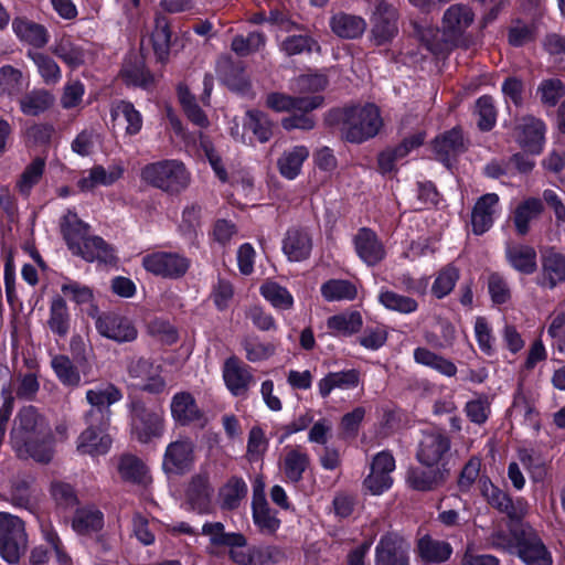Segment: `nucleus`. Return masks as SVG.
<instances>
[{"instance_id": "nucleus-58", "label": "nucleus", "mask_w": 565, "mask_h": 565, "mask_svg": "<svg viewBox=\"0 0 565 565\" xmlns=\"http://www.w3.org/2000/svg\"><path fill=\"white\" fill-rule=\"evenodd\" d=\"M25 452L15 451L18 457L32 458L38 462L46 463L53 457V449L49 437H33L25 439Z\"/></svg>"}, {"instance_id": "nucleus-39", "label": "nucleus", "mask_w": 565, "mask_h": 565, "mask_svg": "<svg viewBox=\"0 0 565 565\" xmlns=\"http://www.w3.org/2000/svg\"><path fill=\"white\" fill-rule=\"evenodd\" d=\"M26 57L33 62L45 85L54 86L61 82L62 71L53 57L38 50H28Z\"/></svg>"}, {"instance_id": "nucleus-44", "label": "nucleus", "mask_w": 565, "mask_h": 565, "mask_svg": "<svg viewBox=\"0 0 565 565\" xmlns=\"http://www.w3.org/2000/svg\"><path fill=\"white\" fill-rule=\"evenodd\" d=\"M413 356L416 363L430 367L445 376L452 377L457 374V366L454 362L427 348H416Z\"/></svg>"}, {"instance_id": "nucleus-16", "label": "nucleus", "mask_w": 565, "mask_h": 565, "mask_svg": "<svg viewBox=\"0 0 565 565\" xmlns=\"http://www.w3.org/2000/svg\"><path fill=\"white\" fill-rule=\"evenodd\" d=\"M87 428L77 438V451L89 456H102L108 452L111 438L106 434L109 423L92 424L85 417Z\"/></svg>"}, {"instance_id": "nucleus-49", "label": "nucleus", "mask_w": 565, "mask_h": 565, "mask_svg": "<svg viewBox=\"0 0 565 565\" xmlns=\"http://www.w3.org/2000/svg\"><path fill=\"white\" fill-rule=\"evenodd\" d=\"M377 299L385 309L401 315H409L418 309V302L414 298L385 288L380 290Z\"/></svg>"}, {"instance_id": "nucleus-4", "label": "nucleus", "mask_w": 565, "mask_h": 565, "mask_svg": "<svg viewBox=\"0 0 565 565\" xmlns=\"http://www.w3.org/2000/svg\"><path fill=\"white\" fill-rule=\"evenodd\" d=\"M381 126L379 108L373 104H366L344 110L341 131L347 141L361 143L376 136Z\"/></svg>"}, {"instance_id": "nucleus-6", "label": "nucleus", "mask_w": 565, "mask_h": 565, "mask_svg": "<svg viewBox=\"0 0 565 565\" xmlns=\"http://www.w3.org/2000/svg\"><path fill=\"white\" fill-rule=\"evenodd\" d=\"M451 457V439L443 429H428L422 433L416 447V459L426 468L448 469Z\"/></svg>"}, {"instance_id": "nucleus-23", "label": "nucleus", "mask_w": 565, "mask_h": 565, "mask_svg": "<svg viewBox=\"0 0 565 565\" xmlns=\"http://www.w3.org/2000/svg\"><path fill=\"white\" fill-rule=\"evenodd\" d=\"M359 257L369 266L379 264L385 257V248L377 235L370 228L359 230L354 237Z\"/></svg>"}, {"instance_id": "nucleus-12", "label": "nucleus", "mask_w": 565, "mask_h": 565, "mask_svg": "<svg viewBox=\"0 0 565 565\" xmlns=\"http://www.w3.org/2000/svg\"><path fill=\"white\" fill-rule=\"evenodd\" d=\"M122 393L111 383L102 384L86 392V401L92 409L86 413V418L92 424L109 423L110 405L119 402Z\"/></svg>"}, {"instance_id": "nucleus-8", "label": "nucleus", "mask_w": 565, "mask_h": 565, "mask_svg": "<svg viewBox=\"0 0 565 565\" xmlns=\"http://www.w3.org/2000/svg\"><path fill=\"white\" fill-rule=\"evenodd\" d=\"M473 10L465 3L449 6L441 18L443 41L450 47L459 46L466 42L468 30L475 22Z\"/></svg>"}, {"instance_id": "nucleus-19", "label": "nucleus", "mask_w": 565, "mask_h": 565, "mask_svg": "<svg viewBox=\"0 0 565 565\" xmlns=\"http://www.w3.org/2000/svg\"><path fill=\"white\" fill-rule=\"evenodd\" d=\"M223 380L227 390L234 396H244L255 384L250 367L237 356H230L223 365Z\"/></svg>"}, {"instance_id": "nucleus-45", "label": "nucleus", "mask_w": 565, "mask_h": 565, "mask_svg": "<svg viewBox=\"0 0 565 565\" xmlns=\"http://www.w3.org/2000/svg\"><path fill=\"white\" fill-rule=\"evenodd\" d=\"M51 52L72 68L85 63V51L67 36L56 40L51 46Z\"/></svg>"}, {"instance_id": "nucleus-43", "label": "nucleus", "mask_w": 565, "mask_h": 565, "mask_svg": "<svg viewBox=\"0 0 565 565\" xmlns=\"http://www.w3.org/2000/svg\"><path fill=\"white\" fill-rule=\"evenodd\" d=\"M417 552L424 563H441L450 557L452 548L449 543L426 535L419 539Z\"/></svg>"}, {"instance_id": "nucleus-59", "label": "nucleus", "mask_w": 565, "mask_h": 565, "mask_svg": "<svg viewBox=\"0 0 565 565\" xmlns=\"http://www.w3.org/2000/svg\"><path fill=\"white\" fill-rule=\"evenodd\" d=\"M202 534L210 537V542L214 546L237 545L243 542V534L225 532V527L221 522L205 523L202 526Z\"/></svg>"}, {"instance_id": "nucleus-53", "label": "nucleus", "mask_w": 565, "mask_h": 565, "mask_svg": "<svg viewBox=\"0 0 565 565\" xmlns=\"http://www.w3.org/2000/svg\"><path fill=\"white\" fill-rule=\"evenodd\" d=\"M151 40L156 56L159 61L164 62L169 56L171 43V31L164 17H157Z\"/></svg>"}, {"instance_id": "nucleus-51", "label": "nucleus", "mask_w": 565, "mask_h": 565, "mask_svg": "<svg viewBox=\"0 0 565 565\" xmlns=\"http://www.w3.org/2000/svg\"><path fill=\"white\" fill-rule=\"evenodd\" d=\"M321 295L327 301L353 300L358 296V289L349 280L330 279L322 284Z\"/></svg>"}, {"instance_id": "nucleus-34", "label": "nucleus", "mask_w": 565, "mask_h": 565, "mask_svg": "<svg viewBox=\"0 0 565 565\" xmlns=\"http://www.w3.org/2000/svg\"><path fill=\"white\" fill-rule=\"evenodd\" d=\"M434 149L438 160L449 166L450 160L466 150L462 134L459 129H451L443 136L437 137L434 142Z\"/></svg>"}, {"instance_id": "nucleus-3", "label": "nucleus", "mask_w": 565, "mask_h": 565, "mask_svg": "<svg viewBox=\"0 0 565 565\" xmlns=\"http://www.w3.org/2000/svg\"><path fill=\"white\" fill-rule=\"evenodd\" d=\"M131 437L140 444H149L163 436L166 430L164 412L151 408L139 399H131L128 405Z\"/></svg>"}, {"instance_id": "nucleus-13", "label": "nucleus", "mask_w": 565, "mask_h": 565, "mask_svg": "<svg viewBox=\"0 0 565 565\" xmlns=\"http://www.w3.org/2000/svg\"><path fill=\"white\" fill-rule=\"evenodd\" d=\"M95 327L102 337L118 343L131 342L138 335L137 328L129 318L114 312L97 316Z\"/></svg>"}, {"instance_id": "nucleus-54", "label": "nucleus", "mask_w": 565, "mask_h": 565, "mask_svg": "<svg viewBox=\"0 0 565 565\" xmlns=\"http://www.w3.org/2000/svg\"><path fill=\"white\" fill-rule=\"evenodd\" d=\"M260 294L276 309L289 310L294 306L291 294L275 281L264 282L260 286Z\"/></svg>"}, {"instance_id": "nucleus-25", "label": "nucleus", "mask_w": 565, "mask_h": 565, "mask_svg": "<svg viewBox=\"0 0 565 565\" xmlns=\"http://www.w3.org/2000/svg\"><path fill=\"white\" fill-rule=\"evenodd\" d=\"M498 205L499 196L495 193H487L478 199L471 214L472 231L476 235H481L490 230L498 212Z\"/></svg>"}, {"instance_id": "nucleus-18", "label": "nucleus", "mask_w": 565, "mask_h": 565, "mask_svg": "<svg viewBox=\"0 0 565 565\" xmlns=\"http://www.w3.org/2000/svg\"><path fill=\"white\" fill-rule=\"evenodd\" d=\"M194 461V444L181 437L170 443L164 451L162 467L168 473H183Z\"/></svg>"}, {"instance_id": "nucleus-52", "label": "nucleus", "mask_w": 565, "mask_h": 565, "mask_svg": "<svg viewBox=\"0 0 565 565\" xmlns=\"http://www.w3.org/2000/svg\"><path fill=\"white\" fill-rule=\"evenodd\" d=\"M47 324L51 331L60 337H65L70 329V315L65 300L56 296L51 301L50 318Z\"/></svg>"}, {"instance_id": "nucleus-9", "label": "nucleus", "mask_w": 565, "mask_h": 565, "mask_svg": "<svg viewBox=\"0 0 565 565\" xmlns=\"http://www.w3.org/2000/svg\"><path fill=\"white\" fill-rule=\"evenodd\" d=\"M50 429L45 419L33 406L20 409L15 425L11 430L10 440L14 451L25 452V439L33 437H49Z\"/></svg>"}, {"instance_id": "nucleus-63", "label": "nucleus", "mask_w": 565, "mask_h": 565, "mask_svg": "<svg viewBox=\"0 0 565 565\" xmlns=\"http://www.w3.org/2000/svg\"><path fill=\"white\" fill-rule=\"evenodd\" d=\"M45 161L41 158H35L22 172L20 180L17 183L19 192L28 196L32 188L38 184L43 175Z\"/></svg>"}, {"instance_id": "nucleus-29", "label": "nucleus", "mask_w": 565, "mask_h": 565, "mask_svg": "<svg viewBox=\"0 0 565 565\" xmlns=\"http://www.w3.org/2000/svg\"><path fill=\"white\" fill-rule=\"evenodd\" d=\"M120 77L127 85L142 88H147L153 83V76L146 68L143 57L136 53L129 54L125 58Z\"/></svg>"}, {"instance_id": "nucleus-27", "label": "nucleus", "mask_w": 565, "mask_h": 565, "mask_svg": "<svg viewBox=\"0 0 565 565\" xmlns=\"http://www.w3.org/2000/svg\"><path fill=\"white\" fill-rule=\"evenodd\" d=\"M124 174V167L110 164L107 168L94 166L78 180L77 185L82 191H92L97 186H110Z\"/></svg>"}, {"instance_id": "nucleus-24", "label": "nucleus", "mask_w": 565, "mask_h": 565, "mask_svg": "<svg viewBox=\"0 0 565 565\" xmlns=\"http://www.w3.org/2000/svg\"><path fill=\"white\" fill-rule=\"evenodd\" d=\"M172 419L182 426L198 422L203 417L194 396L186 391L175 393L170 402Z\"/></svg>"}, {"instance_id": "nucleus-46", "label": "nucleus", "mask_w": 565, "mask_h": 565, "mask_svg": "<svg viewBox=\"0 0 565 565\" xmlns=\"http://www.w3.org/2000/svg\"><path fill=\"white\" fill-rule=\"evenodd\" d=\"M247 494V484L239 477H232L218 493L221 508L224 510L237 509Z\"/></svg>"}, {"instance_id": "nucleus-31", "label": "nucleus", "mask_w": 565, "mask_h": 565, "mask_svg": "<svg viewBox=\"0 0 565 565\" xmlns=\"http://www.w3.org/2000/svg\"><path fill=\"white\" fill-rule=\"evenodd\" d=\"M360 384V373L354 370L330 372L318 382V391L322 397H327L334 390H353Z\"/></svg>"}, {"instance_id": "nucleus-48", "label": "nucleus", "mask_w": 565, "mask_h": 565, "mask_svg": "<svg viewBox=\"0 0 565 565\" xmlns=\"http://www.w3.org/2000/svg\"><path fill=\"white\" fill-rule=\"evenodd\" d=\"M212 488L206 475H196L192 478L186 490V497L193 509L203 512L207 509Z\"/></svg>"}, {"instance_id": "nucleus-14", "label": "nucleus", "mask_w": 565, "mask_h": 565, "mask_svg": "<svg viewBox=\"0 0 565 565\" xmlns=\"http://www.w3.org/2000/svg\"><path fill=\"white\" fill-rule=\"evenodd\" d=\"M409 544L395 532L384 534L375 547V565H409Z\"/></svg>"}, {"instance_id": "nucleus-47", "label": "nucleus", "mask_w": 565, "mask_h": 565, "mask_svg": "<svg viewBox=\"0 0 565 565\" xmlns=\"http://www.w3.org/2000/svg\"><path fill=\"white\" fill-rule=\"evenodd\" d=\"M51 367L64 386L78 387L81 385L79 371L67 355H53L51 359Z\"/></svg>"}, {"instance_id": "nucleus-50", "label": "nucleus", "mask_w": 565, "mask_h": 565, "mask_svg": "<svg viewBox=\"0 0 565 565\" xmlns=\"http://www.w3.org/2000/svg\"><path fill=\"white\" fill-rule=\"evenodd\" d=\"M543 211V203L541 200L530 198L522 202L514 213V225L520 235H525L529 232V224L532 220L536 218Z\"/></svg>"}, {"instance_id": "nucleus-15", "label": "nucleus", "mask_w": 565, "mask_h": 565, "mask_svg": "<svg viewBox=\"0 0 565 565\" xmlns=\"http://www.w3.org/2000/svg\"><path fill=\"white\" fill-rule=\"evenodd\" d=\"M395 469V459L388 451H381L374 456L371 471L364 479V487L374 495H380L392 487L391 473Z\"/></svg>"}, {"instance_id": "nucleus-30", "label": "nucleus", "mask_w": 565, "mask_h": 565, "mask_svg": "<svg viewBox=\"0 0 565 565\" xmlns=\"http://www.w3.org/2000/svg\"><path fill=\"white\" fill-rule=\"evenodd\" d=\"M12 30L21 42H24L34 49H42L49 42L47 30L39 23L25 18H15L12 21Z\"/></svg>"}, {"instance_id": "nucleus-55", "label": "nucleus", "mask_w": 565, "mask_h": 565, "mask_svg": "<svg viewBox=\"0 0 565 565\" xmlns=\"http://www.w3.org/2000/svg\"><path fill=\"white\" fill-rule=\"evenodd\" d=\"M253 520L259 531L265 534H274L280 525V521L263 499L253 502Z\"/></svg>"}, {"instance_id": "nucleus-60", "label": "nucleus", "mask_w": 565, "mask_h": 565, "mask_svg": "<svg viewBox=\"0 0 565 565\" xmlns=\"http://www.w3.org/2000/svg\"><path fill=\"white\" fill-rule=\"evenodd\" d=\"M244 126L249 129L260 142H267L273 136V124L262 111L248 110Z\"/></svg>"}, {"instance_id": "nucleus-5", "label": "nucleus", "mask_w": 565, "mask_h": 565, "mask_svg": "<svg viewBox=\"0 0 565 565\" xmlns=\"http://www.w3.org/2000/svg\"><path fill=\"white\" fill-rule=\"evenodd\" d=\"M140 178L147 184L168 193H180L190 183V173L178 160H162L146 164Z\"/></svg>"}, {"instance_id": "nucleus-1", "label": "nucleus", "mask_w": 565, "mask_h": 565, "mask_svg": "<svg viewBox=\"0 0 565 565\" xmlns=\"http://www.w3.org/2000/svg\"><path fill=\"white\" fill-rule=\"evenodd\" d=\"M63 238L73 255L86 262H100L111 264L116 260L115 252L99 236H89V225L84 223L76 213L67 211L60 223Z\"/></svg>"}, {"instance_id": "nucleus-11", "label": "nucleus", "mask_w": 565, "mask_h": 565, "mask_svg": "<svg viewBox=\"0 0 565 565\" xmlns=\"http://www.w3.org/2000/svg\"><path fill=\"white\" fill-rule=\"evenodd\" d=\"M130 385L149 394H161L167 387L162 369L148 359H132L127 366Z\"/></svg>"}, {"instance_id": "nucleus-64", "label": "nucleus", "mask_w": 565, "mask_h": 565, "mask_svg": "<svg viewBox=\"0 0 565 565\" xmlns=\"http://www.w3.org/2000/svg\"><path fill=\"white\" fill-rule=\"evenodd\" d=\"M458 279L459 270L451 265L446 266L436 276L431 286L433 295L438 299L446 297L452 291Z\"/></svg>"}, {"instance_id": "nucleus-57", "label": "nucleus", "mask_w": 565, "mask_h": 565, "mask_svg": "<svg viewBox=\"0 0 565 565\" xmlns=\"http://www.w3.org/2000/svg\"><path fill=\"white\" fill-rule=\"evenodd\" d=\"M178 95L189 120L200 128H206L210 125L209 118L196 104L194 96L189 92L188 87L180 85Z\"/></svg>"}, {"instance_id": "nucleus-61", "label": "nucleus", "mask_w": 565, "mask_h": 565, "mask_svg": "<svg viewBox=\"0 0 565 565\" xmlns=\"http://www.w3.org/2000/svg\"><path fill=\"white\" fill-rule=\"evenodd\" d=\"M327 326L332 331L344 335H350L361 329L362 317L358 311L335 315L328 319Z\"/></svg>"}, {"instance_id": "nucleus-28", "label": "nucleus", "mask_w": 565, "mask_h": 565, "mask_svg": "<svg viewBox=\"0 0 565 565\" xmlns=\"http://www.w3.org/2000/svg\"><path fill=\"white\" fill-rule=\"evenodd\" d=\"M322 103L323 98L321 96L291 97L281 93H271L266 99L267 106L275 111H310L320 107Z\"/></svg>"}, {"instance_id": "nucleus-10", "label": "nucleus", "mask_w": 565, "mask_h": 565, "mask_svg": "<svg viewBox=\"0 0 565 565\" xmlns=\"http://www.w3.org/2000/svg\"><path fill=\"white\" fill-rule=\"evenodd\" d=\"M141 264L148 273L154 276L179 279L188 273L191 260L179 252L157 250L146 254Z\"/></svg>"}, {"instance_id": "nucleus-33", "label": "nucleus", "mask_w": 565, "mask_h": 565, "mask_svg": "<svg viewBox=\"0 0 565 565\" xmlns=\"http://www.w3.org/2000/svg\"><path fill=\"white\" fill-rule=\"evenodd\" d=\"M110 117L114 124H126V135L135 136L139 134L142 128V116L129 102L119 100L113 104L110 108Z\"/></svg>"}, {"instance_id": "nucleus-32", "label": "nucleus", "mask_w": 565, "mask_h": 565, "mask_svg": "<svg viewBox=\"0 0 565 565\" xmlns=\"http://www.w3.org/2000/svg\"><path fill=\"white\" fill-rule=\"evenodd\" d=\"M308 157L309 149L306 146L286 149L277 160L279 173L287 180H295L301 173L302 164Z\"/></svg>"}, {"instance_id": "nucleus-7", "label": "nucleus", "mask_w": 565, "mask_h": 565, "mask_svg": "<svg viewBox=\"0 0 565 565\" xmlns=\"http://www.w3.org/2000/svg\"><path fill=\"white\" fill-rule=\"evenodd\" d=\"M28 547L24 522L8 512H0V555L11 564L20 561Z\"/></svg>"}, {"instance_id": "nucleus-2", "label": "nucleus", "mask_w": 565, "mask_h": 565, "mask_svg": "<svg viewBox=\"0 0 565 565\" xmlns=\"http://www.w3.org/2000/svg\"><path fill=\"white\" fill-rule=\"evenodd\" d=\"M492 544L510 553H515L525 565H552L553 556L539 533L530 525H521L512 531V539L498 532Z\"/></svg>"}, {"instance_id": "nucleus-22", "label": "nucleus", "mask_w": 565, "mask_h": 565, "mask_svg": "<svg viewBox=\"0 0 565 565\" xmlns=\"http://www.w3.org/2000/svg\"><path fill=\"white\" fill-rule=\"evenodd\" d=\"M312 250V237L305 228H289L282 239V252L290 262L309 258Z\"/></svg>"}, {"instance_id": "nucleus-26", "label": "nucleus", "mask_w": 565, "mask_h": 565, "mask_svg": "<svg viewBox=\"0 0 565 565\" xmlns=\"http://www.w3.org/2000/svg\"><path fill=\"white\" fill-rule=\"evenodd\" d=\"M483 494L489 504L507 514L511 520H520L526 514L527 507L524 500L518 499L513 502L505 492L494 487L492 483H484Z\"/></svg>"}, {"instance_id": "nucleus-20", "label": "nucleus", "mask_w": 565, "mask_h": 565, "mask_svg": "<svg viewBox=\"0 0 565 565\" xmlns=\"http://www.w3.org/2000/svg\"><path fill=\"white\" fill-rule=\"evenodd\" d=\"M372 33L376 44L390 41L397 33V14L395 9L383 0H379L373 11Z\"/></svg>"}, {"instance_id": "nucleus-41", "label": "nucleus", "mask_w": 565, "mask_h": 565, "mask_svg": "<svg viewBox=\"0 0 565 565\" xmlns=\"http://www.w3.org/2000/svg\"><path fill=\"white\" fill-rule=\"evenodd\" d=\"M104 525V515L95 507H84L77 509L72 521L73 530L81 535H88L102 530Z\"/></svg>"}, {"instance_id": "nucleus-40", "label": "nucleus", "mask_w": 565, "mask_h": 565, "mask_svg": "<svg viewBox=\"0 0 565 565\" xmlns=\"http://www.w3.org/2000/svg\"><path fill=\"white\" fill-rule=\"evenodd\" d=\"M428 471L419 468L408 470L407 481L417 491H429L441 484L449 469L428 468Z\"/></svg>"}, {"instance_id": "nucleus-56", "label": "nucleus", "mask_w": 565, "mask_h": 565, "mask_svg": "<svg viewBox=\"0 0 565 565\" xmlns=\"http://www.w3.org/2000/svg\"><path fill=\"white\" fill-rule=\"evenodd\" d=\"M23 90V73L12 65L0 67V97H14Z\"/></svg>"}, {"instance_id": "nucleus-37", "label": "nucleus", "mask_w": 565, "mask_h": 565, "mask_svg": "<svg viewBox=\"0 0 565 565\" xmlns=\"http://www.w3.org/2000/svg\"><path fill=\"white\" fill-rule=\"evenodd\" d=\"M118 472L122 480L143 487H147L152 481L148 467L140 458L134 455H124L120 458Z\"/></svg>"}, {"instance_id": "nucleus-17", "label": "nucleus", "mask_w": 565, "mask_h": 565, "mask_svg": "<svg viewBox=\"0 0 565 565\" xmlns=\"http://www.w3.org/2000/svg\"><path fill=\"white\" fill-rule=\"evenodd\" d=\"M514 138L525 151L539 154L544 145L545 125L533 116L522 117L514 128Z\"/></svg>"}, {"instance_id": "nucleus-42", "label": "nucleus", "mask_w": 565, "mask_h": 565, "mask_svg": "<svg viewBox=\"0 0 565 565\" xmlns=\"http://www.w3.org/2000/svg\"><path fill=\"white\" fill-rule=\"evenodd\" d=\"M310 465L309 455L301 448L289 449L282 460L281 469L286 478L297 483L302 479L303 472Z\"/></svg>"}, {"instance_id": "nucleus-21", "label": "nucleus", "mask_w": 565, "mask_h": 565, "mask_svg": "<svg viewBox=\"0 0 565 565\" xmlns=\"http://www.w3.org/2000/svg\"><path fill=\"white\" fill-rule=\"evenodd\" d=\"M542 273L539 285L553 289L557 284L565 281V254L554 248L541 252Z\"/></svg>"}, {"instance_id": "nucleus-36", "label": "nucleus", "mask_w": 565, "mask_h": 565, "mask_svg": "<svg viewBox=\"0 0 565 565\" xmlns=\"http://www.w3.org/2000/svg\"><path fill=\"white\" fill-rule=\"evenodd\" d=\"M329 24L332 32L342 39H358L366 29V22L363 18L345 12L333 14Z\"/></svg>"}, {"instance_id": "nucleus-38", "label": "nucleus", "mask_w": 565, "mask_h": 565, "mask_svg": "<svg viewBox=\"0 0 565 565\" xmlns=\"http://www.w3.org/2000/svg\"><path fill=\"white\" fill-rule=\"evenodd\" d=\"M508 263L516 271L531 275L536 270V252L529 245H508L505 248Z\"/></svg>"}, {"instance_id": "nucleus-62", "label": "nucleus", "mask_w": 565, "mask_h": 565, "mask_svg": "<svg viewBox=\"0 0 565 565\" xmlns=\"http://www.w3.org/2000/svg\"><path fill=\"white\" fill-rule=\"evenodd\" d=\"M414 34L434 54H439L450 47V45H446L443 41L441 29L415 24Z\"/></svg>"}, {"instance_id": "nucleus-35", "label": "nucleus", "mask_w": 565, "mask_h": 565, "mask_svg": "<svg viewBox=\"0 0 565 565\" xmlns=\"http://www.w3.org/2000/svg\"><path fill=\"white\" fill-rule=\"evenodd\" d=\"M55 96L45 88H33L19 99V107L25 116H39L53 107Z\"/></svg>"}]
</instances>
